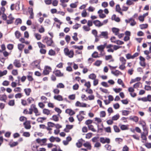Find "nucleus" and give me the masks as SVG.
I'll list each match as a JSON object with an SVG mask.
<instances>
[{"instance_id": "f257e3e1", "label": "nucleus", "mask_w": 151, "mask_h": 151, "mask_svg": "<svg viewBox=\"0 0 151 151\" xmlns=\"http://www.w3.org/2000/svg\"><path fill=\"white\" fill-rule=\"evenodd\" d=\"M42 40V42L47 44V46H54V42L52 38H50L47 36L44 37Z\"/></svg>"}, {"instance_id": "f03ea898", "label": "nucleus", "mask_w": 151, "mask_h": 151, "mask_svg": "<svg viewBox=\"0 0 151 151\" xmlns=\"http://www.w3.org/2000/svg\"><path fill=\"white\" fill-rule=\"evenodd\" d=\"M64 52L65 55L68 56L69 58H73L74 55V52L73 50H70V51L68 48H65L64 49Z\"/></svg>"}, {"instance_id": "7ed1b4c3", "label": "nucleus", "mask_w": 151, "mask_h": 151, "mask_svg": "<svg viewBox=\"0 0 151 151\" xmlns=\"http://www.w3.org/2000/svg\"><path fill=\"white\" fill-rule=\"evenodd\" d=\"M40 60H37L34 61L31 64V65L33 68H37L38 69H40Z\"/></svg>"}, {"instance_id": "20e7f679", "label": "nucleus", "mask_w": 151, "mask_h": 151, "mask_svg": "<svg viewBox=\"0 0 151 151\" xmlns=\"http://www.w3.org/2000/svg\"><path fill=\"white\" fill-rule=\"evenodd\" d=\"M52 69L50 67L48 66H45L44 67V69L43 72L44 75H46L49 74V73L51 71Z\"/></svg>"}, {"instance_id": "39448f33", "label": "nucleus", "mask_w": 151, "mask_h": 151, "mask_svg": "<svg viewBox=\"0 0 151 151\" xmlns=\"http://www.w3.org/2000/svg\"><path fill=\"white\" fill-rule=\"evenodd\" d=\"M97 49L100 52V55L101 56H104L105 55V53L104 52V48L101 45L97 47Z\"/></svg>"}, {"instance_id": "423d86ee", "label": "nucleus", "mask_w": 151, "mask_h": 151, "mask_svg": "<svg viewBox=\"0 0 151 151\" xmlns=\"http://www.w3.org/2000/svg\"><path fill=\"white\" fill-rule=\"evenodd\" d=\"M100 142L102 144L109 143L110 142V139L106 137H101L100 138Z\"/></svg>"}, {"instance_id": "0eeeda50", "label": "nucleus", "mask_w": 151, "mask_h": 151, "mask_svg": "<svg viewBox=\"0 0 151 151\" xmlns=\"http://www.w3.org/2000/svg\"><path fill=\"white\" fill-rule=\"evenodd\" d=\"M53 73L57 77H61L63 76V73H61L60 70H55L53 72Z\"/></svg>"}, {"instance_id": "6e6552de", "label": "nucleus", "mask_w": 151, "mask_h": 151, "mask_svg": "<svg viewBox=\"0 0 151 151\" xmlns=\"http://www.w3.org/2000/svg\"><path fill=\"white\" fill-rule=\"evenodd\" d=\"M8 18L9 19L6 20V23L7 24H10L13 23V20L14 19V17H12L11 14H10L9 15L8 17Z\"/></svg>"}, {"instance_id": "1a4fd4ad", "label": "nucleus", "mask_w": 151, "mask_h": 151, "mask_svg": "<svg viewBox=\"0 0 151 151\" xmlns=\"http://www.w3.org/2000/svg\"><path fill=\"white\" fill-rule=\"evenodd\" d=\"M115 37H113L111 38V40L112 42L116 43L117 45H121L124 44V42H123L120 41L119 40H117L116 41H113L112 39H115Z\"/></svg>"}, {"instance_id": "9d476101", "label": "nucleus", "mask_w": 151, "mask_h": 151, "mask_svg": "<svg viewBox=\"0 0 151 151\" xmlns=\"http://www.w3.org/2000/svg\"><path fill=\"white\" fill-rule=\"evenodd\" d=\"M93 23L96 27H100L103 25V24L102 23H101L100 21L99 20H94L93 22Z\"/></svg>"}, {"instance_id": "9b49d317", "label": "nucleus", "mask_w": 151, "mask_h": 151, "mask_svg": "<svg viewBox=\"0 0 151 151\" xmlns=\"http://www.w3.org/2000/svg\"><path fill=\"white\" fill-rule=\"evenodd\" d=\"M85 142V141L83 140L82 138L79 139L78 141V142L76 143V145L78 147H81L82 145V142Z\"/></svg>"}, {"instance_id": "f8f14e48", "label": "nucleus", "mask_w": 151, "mask_h": 151, "mask_svg": "<svg viewBox=\"0 0 151 151\" xmlns=\"http://www.w3.org/2000/svg\"><path fill=\"white\" fill-rule=\"evenodd\" d=\"M119 126L120 127V129L122 130H125L128 129L129 125L119 124Z\"/></svg>"}, {"instance_id": "ddd939ff", "label": "nucleus", "mask_w": 151, "mask_h": 151, "mask_svg": "<svg viewBox=\"0 0 151 151\" xmlns=\"http://www.w3.org/2000/svg\"><path fill=\"white\" fill-rule=\"evenodd\" d=\"M13 63L16 67L19 68L21 66V65L20 63V61L17 60H14Z\"/></svg>"}, {"instance_id": "4468645a", "label": "nucleus", "mask_w": 151, "mask_h": 151, "mask_svg": "<svg viewBox=\"0 0 151 151\" xmlns=\"http://www.w3.org/2000/svg\"><path fill=\"white\" fill-rule=\"evenodd\" d=\"M24 126L25 128L26 129H29L31 127V126L30 125V123L29 122H26L23 123Z\"/></svg>"}, {"instance_id": "2eb2a0df", "label": "nucleus", "mask_w": 151, "mask_h": 151, "mask_svg": "<svg viewBox=\"0 0 151 151\" xmlns=\"http://www.w3.org/2000/svg\"><path fill=\"white\" fill-rule=\"evenodd\" d=\"M101 35H102V38H104L106 39L108 38V32L107 31L101 32Z\"/></svg>"}, {"instance_id": "dca6fc26", "label": "nucleus", "mask_w": 151, "mask_h": 151, "mask_svg": "<svg viewBox=\"0 0 151 151\" xmlns=\"http://www.w3.org/2000/svg\"><path fill=\"white\" fill-rule=\"evenodd\" d=\"M129 119L130 120H132L136 122H138L139 120V118L137 116H130Z\"/></svg>"}, {"instance_id": "f3484780", "label": "nucleus", "mask_w": 151, "mask_h": 151, "mask_svg": "<svg viewBox=\"0 0 151 151\" xmlns=\"http://www.w3.org/2000/svg\"><path fill=\"white\" fill-rule=\"evenodd\" d=\"M33 107V109L34 110V112L35 114V115L37 116L40 115V114H37L38 113V110L37 109L36 107L35 104H32L31 105V107Z\"/></svg>"}, {"instance_id": "a211bd4d", "label": "nucleus", "mask_w": 151, "mask_h": 151, "mask_svg": "<svg viewBox=\"0 0 151 151\" xmlns=\"http://www.w3.org/2000/svg\"><path fill=\"white\" fill-rule=\"evenodd\" d=\"M7 99V96L5 94L1 95L0 96V100L3 101L5 102H6V100Z\"/></svg>"}, {"instance_id": "6ab92c4d", "label": "nucleus", "mask_w": 151, "mask_h": 151, "mask_svg": "<svg viewBox=\"0 0 151 151\" xmlns=\"http://www.w3.org/2000/svg\"><path fill=\"white\" fill-rule=\"evenodd\" d=\"M54 98L58 101H60L63 100L62 96L60 95H58V96H54Z\"/></svg>"}, {"instance_id": "aec40b11", "label": "nucleus", "mask_w": 151, "mask_h": 151, "mask_svg": "<svg viewBox=\"0 0 151 151\" xmlns=\"http://www.w3.org/2000/svg\"><path fill=\"white\" fill-rule=\"evenodd\" d=\"M142 127L144 131V132L143 133V134H145L146 135H148V131L147 127L146 125L145 126H144V125H143V127Z\"/></svg>"}, {"instance_id": "412c9836", "label": "nucleus", "mask_w": 151, "mask_h": 151, "mask_svg": "<svg viewBox=\"0 0 151 151\" xmlns=\"http://www.w3.org/2000/svg\"><path fill=\"white\" fill-rule=\"evenodd\" d=\"M68 111H69V112H68V114L70 116H72L75 114V112L72 110L70 109H67L65 110V112H67Z\"/></svg>"}, {"instance_id": "4be33fe9", "label": "nucleus", "mask_w": 151, "mask_h": 151, "mask_svg": "<svg viewBox=\"0 0 151 151\" xmlns=\"http://www.w3.org/2000/svg\"><path fill=\"white\" fill-rule=\"evenodd\" d=\"M111 73L116 76H118L119 74H122V73L117 70H116L115 72L112 71Z\"/></svg>"}, {"instance_id": "5701e85b", "label": "nucleus", "mask_w": 151, "mask_h": 151, "mask_svg": "<svg viewBox=\"0 0 151 151\" xmlns=\"http://www.w3.org/2000/svg\"><path fill=\"white\" fill-rule=\"evenodd\" d=\"M24 91L25 92L26 95L27 96L30 95V93L31 91V89L29 88H25L24 89Z\"/></svg>"}, {"instance_id": "b1692460", "label": "nucleus", "mask_w": 151, "mask_h": 151, "mask_svg": "<svg viewBox=\"0 0 151 151\" xmlns=\"http://www.w3.org/2000/svg\"><path fill=\"white\" fill-rule=\"evenodd\" d=\"M112 32L115 33L116 35H117L119 34V29L118 28L113 27L112 29Z\"/></svg>"}, {"instance_id": "393cba45", "label": "nucleus", "mask_w": 151, "mask_h": 151, "mask_svg": "<svg viewBox=\"0 0 151 151\" xmlns=\"http://www.w3.org/2000/svg\"><path fill=\"white\" fill-rule=\"evenodd\" d=\"M83 145L85 147H87L89 150H91V145L88 142H86L83 144Z\"/></svg>"}, {"instance_id": "a878e982", "label": "nucleus", "mask_w": 151, "mask_h": 151, "mask_svg": "<svg viewBox=\"0 0 151 151\" xmlns=\"http://www.w3.org/2000/svg\"><path fill=\"white\" fill-rule=\"evenodd\" d=\"M51 120H52L55 122H58L59 121V118L57 115H53L51 118H50Z\"/></svg>"}, {"instance_id": "bb28decb", "label": "nucleus", "mask_w": 151, "mask_h": 151, "mask_svg": "<svg viewBox=\"0 0 151 151\" xmlns=\"http://www.w3.org/2000/svg\"><path fill=\"white\" fill-rule=\"evenodd\" d=\"M119 114L114 115L112 117V119L113 121L117 120L119 117Z\"/></svg>"}, {"instance_id": "cd10ccee", "label": "nucleus", "mask_w": 151, "mask_h": 151, "mask_svg": "<svg viewBox=\"0 0 151 151\" xmlns=\"http://www.w3.org/2000/svg\"><path fill=\"white\" fill-rule=\"evenodd\" d=\"M18 144V143L17 142H14L12 143H9V145H10L11 147H13L17 145Z\"/></svg>"}, {"instance_id": "c85d7f7f", "label": "nucleus", "mask_w": 151, "mask_h": 151, "mask_svg": "<svg viewBox=\"0 0 151 151\" xmlns=\"http://www.w3.org/2000/svg\"><path fill=\"white\" fill-rule=\"evenodd\" d=\"M120 61L121 62L122 64L125 65L126 63V60L123 57H120L119 58Z\"/></svg>"}, {"instance_id": "c756f323", "label": "nucleus", "mask_w": 151, "mask_h": 151, "mask_svg": "<svg viewBox=\"0 0 151 151\" xmlns=\"http://www.w3.org/2000/svg\"><path fill=\"white\" fill-rule=\"evenodd\" d=\"M148 26V25L147 24H141L139 25V27L141 29L146 28Z\"/></svg>"}, {"instance_id": "7c9ffc66", "label": "nucleus", "mask_w": 151, "mask_h": 151, "mask_svg": "<svg viewBox=\"0 0 151 151\" xmlns=\"http://www.w3.org/2000/svg\"><path fill=\"white\" fill-rule=\"evenodd\" d=\"M22 22V19L20 18H17L16 19L14 23L16 25H18L19 24H21Z\"/></svg>"}, {"instance_id": "2f4dec72", "label": "nucleus", "mask_w": 151, "mask_h": 151, "mask_svg": "<svg viewBox=\"0 0 151 151\" xmlns=\"http://www.w3.org/2000/svg\"><path fill=\"white\" fill-rule=\"evenodd\" d=\"M89 78L92 80H95L96 77V75L94 73H92L89 76Z\"/></svg>"}, {"instance_id": "473e14b6", "label": "nucleus", "mask_w": 151, "mask_h": 151, "mask_svg": "<svg viewBox=\"0 0 151 151\" xmlns=\"http://www.w3.org/2000/svg\"><path fill=\"white\" fill-rule=\"evenodd\" d=\"M102 63V61L99 60H96L94 63V65L97 66H99Z\"/></svg>"}, {"instance_id": "72a5a7b5", "label": "nucleus", "mask_w": 151, "mask_h": 151, "mask_svg": "<svg viewBox=\"0 0 151 151\" xmlns=\"http://www.w3.org/2000/svg\"><path fill=\"white\" fill-rule=\"evenodd\" d=\"M56 87L58 88H64L65 86L63 83H59L57 85Z\"/></svg>"}, {"instance_id": "f704fd0d", "label": "nucleus", "mask_w": 151, "mask_h": 151, "mask_svg": "<svg viewBox=\"0 0 151 151\" xmlns=\"http://www.w3.org/2000/svg\"><path fill=\"white\" fill-rule=\"evenodd\" d=\"M113 128L114 131L116 132H120V130L119 128L116 125H114L113 126Z\"/></svg>"}, {"instance_id": "c9c22d12", "label": "nucleus", "mask_w": 151, "mask_h": 151, "mask_svg": "<svg viewBox=\"0 0 151 151\" xmlns=\"http://www.w3.org/2000/svg\"><path fill=\"white\" fill-rule=\"evenodd\" d=\"M50 111L48 109H44L43 110V113L45 114L48 115L50 114Z\"/></svg>"}, {"instance_id": "e433bc0d", "label": "nucleus", "mask_w": 151, "mask_h": 151, "mask_svg": "<svg viewBox=\"0 0 151 151\" xmlns=\"http://www.w3.org/2000/svg\"><path fill=\"white\" fill-rule=\"evenodd\" d=\"M88 127L89 130H90L93 132H96V130L94 128L93 126L92 125H89Z\"/></svg>"}, {"instance_id": "4c0bfd02", "label": "nucleus", "mask_w": 151, "mask_h": 151, "mask_svg": "<svg viewBox=\"0 0 151 151\" xmlns=\"http://www.w3.org/2000/svg\"><path fill=\"white\" fill-rule=\"evenodd\" d=\"M92 57L94 58H99L100 56L98 55V52L95 51L92 55Z\"/></svg>"}, {"instance_id": "58836bf2", "label": "nucleus", "mask_w": 151, "mask_h": 151, "mask_svg": "<svg viewBox=\"0 0 151 151\" xmlns=\"http://www.w3.org/2000/svg\"><path fill=\"white\" fill-rule=\"evenodd\" d=\"M15 35L17 39H19L20 37L21 36L20 33L18 31H16L15 32Z\"/></svg>"}, {"instance_id": "ea45409f", "label": "nucleus", "mask_w": 151, "mask_h": 151, "mask_svg": "<svg viewBox=\"0 0 151 151\" xmlns=\"http://www.w3.org/2000/svg\"><path fill=\"white\" fill-rule=\"evenodd\" d=\"M129 113V111L127 110H123L122 111V115L124 116H127Z\"/></svg>"}, {"instance_id": "a19ab883", "label": "nucleus", "mask_w": 151, "mask_h": 151, "mask_svg": "<svg viewBox=\"0 0 151 151\" xmlns=\"http://www.w3.org/2000/svg\"><path fill=\"white\" fill-rule=\"evenodd\" d=\"M55 53V52L52 49L50 50L48 52V54L51 56L54 55Z\"/></svg>"}, {"instance_id": "79ce46f5", "label": "nucleus", "mask_w": 151, "mask_h": 151, "mask_svg": "<svg viewBox=\"0 0 151 151\" xmlns=\"http://www.w3.org/2000/svg\"><path fill=\"white\" fill-rule=\"evenodd\" d=\"M76 117H77V118L79 122H81V121H82V120L84 118V117H83L82 116L80 115V114L77 115Z\"/></svg>"}, {"instance_id": "37998d69", "label": "nucleus", "mask_w": 151, "mask_h": 151, "mask_svg": "<svg viewBox=\"0 0 151 151\" xmlns=\"http://www.w3.org/2000/svg\"><path fill=\"white\" fill-rule=\"evenodd\" d=\"M37 44L40 48H43L45 47V45L42 44L41 42H38Z\"/></svg>"}, {"instance_id": "c03bdc74", "label": "nucleus", "mask_w": 151, "mask_h": 151, "mask_svg": "<svg viewBox=\"0 0 151 151\" xmlns=\"http://www.w3.org/2000/svg\"><path fill=\"white\" fill-rule=\"evenodd\" d=\"M19 1L17 2L15 4V9L17 11H19L20 9Z\"/></svg>"}, {"instance_id": "a18cd8bd", "label": "nucleus", "mask_w": 151, "mask_h": 151, "mask_svg": "<svg viewBox=\"0 0 151 151\" xmlns=\"http://www.w3.org/2000/svg\"><path fill=\"white\" fill-rule=\"evenodd\" d=\"M7 73V71L6 70H4L3 71H0V77L6 75Z\"/></svg>"}, {"instance_id": "49530a36", "label": "nucleus", "mask_w": 151, "mask_h": 151, "mask_svg": "<svg viewBox=\"0 0 151 151\" xmlns=\"http://www.w3.org/2000/svg\"><path fill=\"white\" fill-rule=\"evenodd\" d=\"M24 45L22 44H18V49L20 51L22 50L24 48Z\"/></svg>"}, {"instance_id": "de8ad7c7", "label": "nucleus", "mask_w": 151, "mask_h": 151, "mask_svg": "<svg viewBox=\"0 0 151 151\" xmlns=\"http://www.w3.org/2000/svg\"><path fill=\"white\" fill-rule=\"evenodd\" d=\"M15 104L14 100H10L8 102V104L11 106H13Z\"/></svg>"}, {"instance_id": "09e8293b", "label": "nucleus", "mask_w": 151, "mask_h": 151, "mask_svg": "<svg viewBox=\"0 0 151 151\" xmlns=\"http://www.w3.org/2000/svg\"><path fill=\"white\" fill-rule=\"evenodd\" d=\"M35 37L38 40H40L41 38V35L38 33H36L35 35Z\"/></svg>"}, {"instance_id": "8fccbe9b", "label": "nucleus", "mask_w": 151, "mask_h": 151, "mask_svg": "<svg viewBox=\"0 0 151 151\" xmlns=\"http://www.w3.org/2000/svg\"><path fill=\"white\" fill-rule=\"evenodd\" d=\"M77 35L78 34L76 32H75L74 33V36L72 37L73 39L75 41H77L78 40L77 37Z\"/></svg>"}, {"instance_id": "3c124183", "label": "nucleus", "mask_w": 151, "mask_h": 151, "mask_svg": "<svg viewBox=\"0 0 151 151\" xmlns=\"http://www.w3.org/2000/svg\"><path fill=\"white\" fill-rule=\"evenodd\" d=\"M147 135H146V134H143V133L141 135V137L142 139L146 141L147 139L146 137V136Z\"/></svg>"}, {"instance_id": "603ef678", "label": "nucleus", "mask_w": 151, "mask_h": 151, "mask_svg": "<svg viewBox=\"0 0 151 151\" xmlns=\"http://www.w3.org/2000/svg\"><path fill=\"white\" fill-rule=\"evenodd\" d=\"M14 45L12 44H9L7 45V47L9 50H12L13 48Z\"/></svg>"}, {"instance_id": "864d4df0", "label": "nucleus", "mask_w": 151, "mask_h": 151, "mask_svg": "<svg viewBox=\"0 0 151 151\" xmlns=\"http://www.w3.org/2000/svg\"><path fill=\"white\" fill-rule=\"evenodd\" d=\"M81 25L80 24H79L78 23H76L75 25H74L73 27V29H77L79 27H80Z\"/></svg>"}, {"instance_id": "5fc2aeb1", "label": "nucleus", "mask_w": 151, "mask_h": 151, "mask_svg": "<svg viewBox=\"0 0 151 151\" xmlns=\"http://www.w3.org/2000/svg\"><path fill=\"white\" fill-rule=\"evenodd\" d=\"M5 59V58L3 57L2 55H0V61L1 62L4 63Z\"/></svg>"}, {"instance_id": "6e6d98bb", "label": "nucleus", "mask_w": 151, "mask_h": 151, "mask_svg": "<svg viewBox=\"0 0 151 151\" xmlns=\"http://www.w3.org/2000/svg\"><path fill=\"white\" fill-rule=\"evenodd\" d=\"M23 135L25 137H28L30 136V134L29 132H24L23 133Z\"/></svg>"}, {"instance_id": "4d7b16f0", "label": "nucleus", "mask_w": 151, "mask_h": 151, "mask_svg": "<svg viewBox=\"0 0 151 151\" xmlns=\"http://www.w3.org/2000/svg\"><path fill=\"white\" fill-rule=\"evenodd\" d=\"M115 141L116 142H118L119 144H120V142H122L123 139H122L120 138H117L115 139Z\"/></svg>"}, {"instance_id": "13d9d810", "label": "nucleus", "mask_w": 151, "mask_h": 151, "mask_svg": "<svg viewBox=\"0 0 151 151\" xmlns=\"http://www.w3.org/2000/svg\"><path fill=\"white\" fill-rule=\"evenodd\" d=\"M92 133H89L86 134V138L87 139H90L92 136Z\"/></svg>"}, {"instance_id": "bf43d9fd", "label": "nucleus", "mask_w": 151, "mask_h": 151, "mask_svg": "<svg viewBox=\"0 0 151 151\" xmlns=\"http://www.w3.org/2000/svg\"><path fill=\"white\" fill-rule=\"evenodd\" d=\"M101 84L105 87H108L109 86L107 83L105 82H102L101 83Z\"/></svg>"}, {"instance_id": "052dcab7", "label": "nucleus", "mask_w": 151, "mask_h": 151, "mask_svg": "<svg viewBox=\"0 0 151 151\" xmlns=\"http://www.w3.org/2000/svg\"><path fill=\"white\" fill-rule=\"evenodd\" d=\"M92 33L94 36L95 37H97V32L96 29H93L92 30Z\"/></svg>"}, {"instance_id": "680f3d73", "label": "nucleus", "mask_w": 151, "mask_h": 151, "mask_svg": "<svg viewBox=\"0 0 151 151\" xmlns=\"http://www.w3.org/2000/svg\"><path fill=\"white\" fill-rule=\"evenodd\" d=\"M70 36L68 35H66L65 37V40L68 43L69 42V41L70 40Z\"/></svg>"}, {"instance_id": "e2e57ef3", "label": "nucleus", "mask_w": 151, "mask_h": 151, "mask_svg": "<svg viewBox=\"0 0 151 151\" xmlns=\"http://www.w3.org/2000/svg\"><path fill=\"white\" fill-rule=\"evenodd\" d=\"M47 125H48V127H53L55 125V124L51 122H47Z\"/></svg>"}, {"instance_id": "0e129e2a", "label": "nucleus", "mask_w": 151, "mask_h": 151, "mask_svg": "<svg viewBox=\"0 0 151 151\" xmlns=\"http://www.w3.org/2000/svg\"><path fill=\"white\" fill-rule=\"evenodd\" d=\"M106 113L104 111H102L100 112V116L101 117H104L106 116Z\"/></svg>"}, {"instance_id": "69168bd1", "label": "nucleus", "mask_w": 151, "mask_h": 151, "mask_svg": "<svg viewBox=\"0 0 151 151\" xmlns=\"http://www.w3.org/2000/svg\"><path fill=\"white\" fill-rule=\"evenodd\" d=\"M112 56L111 55H106L105 59L106 60H108L109 59H112Z\"/></svg>"}, {"instance_id": "338daca9", "label": "nucleus", "mask_w": 151, "mask_h": 151, "mask_svg": "<svg viewBox=\"0 0 151 151\" xmlns=\"http://www.w3.org/2000/svg\"><path fill=\"white\" fill-rule=\"evenodd\" d=\"M105 131L107 132L111 133V129L110 127H109L104 128Z\"/></svg>"}, {"instance_id": "774afa93", "label": "nucleus", "mask_w": 151, "mask_h": 151, "mask_svg": "<svg viewBox=\"0 0 151 151\" xmlns=\"http://www.w3.org/2000/svg\"><path fill=\"white\" fill-rule=\"evenodd\" d=\"M144 145L148 149L151 148V143H147Z\"/></svg>"}]
</instances>
